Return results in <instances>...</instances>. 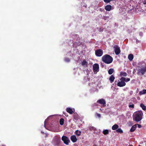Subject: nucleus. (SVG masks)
<instances>
[{
    "mask_svg": "<svg viewBox=\"0 0 146 146\" xmlns=\"http://www.w3.org/2000/svg\"><path fill=\"white\" fill-rule=\"evenodd\" d=\"M121 80H123L124 82H127L130 80L129 78H126L125 77H122L121 78Z\"/></svg>",
    "mask_w": 146,
    "mask_h": 146,
    "instance_id": "17",
    "label": "nucleus"
},
{
    "mask_svg": "<svg viewBox=\"0 0 146 146\" xmlns=\"http://www.w3.org/2000/svg\"><path fill=\"white\" fill-rule=\"evenodd\" d=\"M143 113L141 111H138L135 112L133 114L134 119H142Z\"/></svg>",
    "mask_w": 146,
    "mask_h": 146,
    "instance_id": "4",
    "label": "nucleus"
},
{
    "mask_svg": "<svg viewBox=\"0 0 146 146\" xmlns=\"http://www.w3.org/2000/svg\"><path fill=\"white\" fill-rule=\"evenodd\" d=\"M64 119H60L59 122L60 124L61 125H62L64 124Z\"/></svg>",
    "mask_w": 146,
    "mask_h": 146,
    "instance_id": "30",
    "label": "nucleus"
},
{
    "mask_svg": "<svg viewBox=\"0 0 146 146\" xmlns=\"http://www.w3.org/2000/svg\"><path fill=\"white\" fill-rule=\"evenodd\" d=\"M115 78V77L113 75H112L110 76L109 78V80L111 83H112L113 82Z\"/></svg>",
    "mask_w": 146,
    "mask_h": 146,
    "instance_id": "16",
    "label": "nucleus"
},
{
    "mask_svg": "<svg viewBox=\"0 0 146 146\" xmlns=\"http://www.w3.org/2000/svg\"><path fill=\"white\" fill-rule=\"evenodd\" d=\"M88 64V62L85 60H84L82 62L81 64L82 66L86 65Z\"/></svg>",
    "mask_w": 146,
    "mask_h": 146,
    "instance_id": "25",
    "label": "nucleus"
},
{
    "mask_svg": "<svg viewBox=\"0 0 146 146\" xmlns=\"http://www.w3.org/2000/svg\"><path fill=\"white\" fill-rule=\"evenodd\" d=\"M116 131L119 133H123V130L121 128H118L116 130Z\"/></svg>",
    "mask_w": 146,
    "mask_h": 146,
    "instance_id": "29",
    "label": "nucleus"
},
{
    "mask_svg": "<svg viewBox=\"0 0 146 146\" xmlns=\"http://www.w3.org/2000/svg\"><path fill=\"white\" fill-rule=\"evenodd\" d=\"M146 93V90H143L142 91L139 92V94H145Z\"/></svg>",
    "mask_w": 146,
    "mask_h": 146,
    "instance_id": "28",
    "label": "nucleus"
},
{
    "mask_svg": "<svg viewBox=\"0 0 146 146\" xmlns=\"http://www.w3.org/2000/svg\"><path fill=\"white\" fill-rule=\"evenodd\" d=\"M103 133L104 135H106L109 133V131L108 129H105L103 131Z\"/></svg>",
    "mask_w": 146,
    "mask_h": 146,
    "instance_id": "27",
    "label": "nucleus"
},
{
    "mask_svg": "<svg viewBox=\"0 0 146 146\" xmlns=\"http://www.w3.org/2000/svg\"><path fill=\"white\" fill-rule=\"evenodd\" d=\"M62 140L63 141L64 143L67 145H69L70 141L68 137L65 136H63L62 137Z\"/></svg>",
    "mask_w": 146,
    "mask_h": 146,
    "instance_id": "5",
    "label": "nucleus"
},
{
    "mask_svg": "<svg viewBox=\"0 0 146 146\" xmlns=\"http://www.w3.org/2000/svg\"><path fill=\"white\" fill-rule=\"evenodd\" d=\"M137 128V124H135L133 125L131 127L130 131L131 132H133Z\"/></svg>",
    "mask_w": 146,
    "mask_h": 146,
    "instance_id": "15",
    "label": "nucleus"
},
{
    "mask_svg": "<svg viewBox=\"0 0 146 146\" xmlns=\"http://www.w3.org/2000/svg\"><path fill=\"white\" fill-rule=\"evenodd\" d=\"M41 132L42 133H44V132H43V131H42Z\"/></svg>",
    "mask_w": 146,
    "mask_h": 146,
    "instance_id": "39",
    "label": "nucleus"
},
{
    "mask_svg": "<svg viewBox=\"0 0 146 146\" xmlns=\"http://www.w3.org/2000/svg\"><path fill=\"white\" fill-rule=\"evenodd\" d=\"M127 73L125 72H120V75L124 76H127Z\"/></svg>",
    "mask_w": 146,
    "mask_h": 146,
    "instance_id": "22",
    "label": "nucleus"
},
{
    "mask_svg": "<svg viewBox=\"0 0 146 146\" xmlns=\"http://www.w3.org/2000/svg\"><path fill=\"white\" fill-rule=\"evenodd\" d=\"M66 111L67 112L69 113L70 114H72L75 111V110L70 108H66Z\"/></svg>",
    "mask_w": 146,
    "mask_h": 146,
    "instance_id": "12",
    "label": "nucleus"
},
{
    "mask_svg": "<svg viewBox=\"0 0 146 146\" xmlns=\"http://www.w3.org/2000/svg\"><path fill=\"white\" fill-rule=\"evenodd\" d=\"M60 138L57 136H55L53 139L52 143L54 145L58 146L60 144Z\"/></svg>",
    "mask_w": 146,
    "mask_h": 146,
    "instance_id": "3",
    "label": "nucleus"
},
{
    "mask_svg": "<svg viewBox=\"0 0 146 146\" xmlns=\"http://www.w3.org/2000/svg\"><path fill=\"white\" fill-rule=\"evenodd\" d=\"M140 106L143 110H146V106L143 104H141L140 105Z\"/></svg>",
    "mask_w": 146,
    "mask_h": 146,
    "instance_id": "24",
    "label": "nucleus"
},
{
    "mask_svg": "<svg viewBox=\"0 0 146 146\" xmlns=\"http://www.w3.org/2000/svg\"><path fill=\"white\" fill-rule=\"evenodd\" d=\"M74 119H78L79 116L77 113L76 112H74L73 115Z\"/></svg>",
    "mask_w": 146,
    "mask_h": 146,
    "instance_id": "18",
    "label": "nucleus"
},
{
    "mask_svg": "<svg viewBox=\"0 0 146 146\" xmlns=\"http://www.w3.org/2000/svg\"><path fill=\"white\" fill-rule=\"evenodd\" d=\"M97 102L100 104L103 105V106H105L106 104V102L104 99H100L98 100Z\"/></svg>",
    "mask_w": 146,
    "mask_h": 146,
    "instance_id": "11",
    "label": "nucleus"
},
{
    "mask_svg": "<svg viewBox=\"0 0 146 146\" xmlns=\"http://www.w3.org/2000/svg\"><path fill=\"white\" fill-rule=\"evenodd\" d=\"M131 101H135V102L134 104L136 103V99L135 98H132V99H131Z\"/></svg>",
    "mask_w": 146,
    "mask_h": 146,
    "instance_id": "33",
    "label": "nucleus"
},
{
    "mask_svg": "<svg viewBox=\"0 0 146 146\" xmlns=\"http://www.w3.org/2000/svg\"><path fill=\"white\" fill-rule=\"evenodd\" d=\"M70 139L73 143L76 142L77 140L76 137L75 135H72L70 137Z\"/></svg>",
    "mask_w": 146,
    "mask_h": 146,
    "instance_id": "13",
    "label": "nucleus"
},
{
    "mask_svg": "<svg viewBox=\"0 0 146 146\" xmlns=\"http://www.w3.org/2000/svg\"><path fill=\"white\" fill-rule=\"evenodd\" d=\"M121 78H120V81L118 82L117 83V86L120 87H122L125 86L126 85V83L121 80Z\"/></svg>",
    "mask_w": 146,
    "mask_h": 146,
    "instance_id": "9",
    "label": "nucleus"
},
{
    "mask_svg": "<svg viewBox=\"0 0 146 146\" xmlns=\"http://www.w3.org/2000/svg\"><path fill=\"white\" fill-rule=\"evenodd\" d=\"M111 9V6L110 5H107L105 7V9L107 11H110Z\"/></svg>",
    "mask_w": 146,
    "mask_h": 146,
    "instance_id": "14",
    "label": "nucleus"
},
{
    "mask_svg": "<svg viewBox=\"0 0 146 146\" xmlns=\"http://www.w3.org/2000/svg\"><path fill=\"white\" fill-rule=\"evenodd\" d=\"M136 124L138 125V127L139 128H141V125L138 124Z\"/></svg>",
    "mask_w": 146,
    "mask_h": 146,
    "instance_id": "35",
    "label": "nucleus"
},
{
    "mask_svg": "<svg viewBox=\"0 0 146 146\" xmlns=\"http://www.w3.org/2000/svg\"><path fill=\"white\" fill-rule=\"evenodd\" d=\"M114 70L113 68L110 69L108 71V73L109 74H111L114 72Z\"/></svg>",
    "mask_w": 146,
    "mask_h": 146,
    "instance_id": "21",
    "label": "nucleus"
},
{
    "mask_svg": "<svg viewBox=\"0 0 146 146\" xmlns=\"http://www.w3.org/2000/svg\"><path fill=\"white\" fill-rule=\"evenodd\" d=\"M61 116L60 115H52L49 116L48 117L47 119H49L50 118H52V119H59L60 118V119H63L62 118Z\"/></svg>",
    "mask_w": 146,
    "mask_h": 146,
    "instance_id": "10",
    "label": "nucleus"
},
{
    "mask_svg": "<svg viewBox=\"0 0 146 146\" xmlns=\"http://www.w3.org/2000/svg\"><path fill=\"white\" fill-rule=\"evenodd\" d=\"M134 104H133L131 102L129 103V108H134Z\"/></svg>",
    "mask_w": 146,
    "mask_h": 146,
    "instance_id": "26",
    "label": "nucleus"
},
{
    "mask_svg": "<svg viewBox=\"0 0 146 146\" xmlns=\"http://www.w3.org/2000/svg\"><path fill=\"white\" fill-rule=\"evenodd\" d=\"M64 60L66 62H69L70 61V60L69 58H66L64 59Z\"/></svg>",
    "mask_w": 146,
    "mask_h": 146,
    "instance_id": "32",
    "label": "nucleus"
},
{
    "mask_svg": "<svg viewBox=\"0 0 146 146\" xmlns=\"http://www.w3.org/2000/svg\"><path fill=\"white\" fill-rule=\"evenodd\" d=\"M102 60L107 64H109L112 62L113 58L110 55L105 54L102 57Z\"/></svg>",
    "mask_w": 146,
    "mask_h": 146,
    "instance_id": "1",
    "label": "nucleus"
},
{
    "mask_svg": "<svg viewBox=\"0 0 146 146\" xmlns=\"http://www.w3.org/2000/svg\"><path fill=\"white\" fill-rule=\"evenodd\" d=\"M109 16H103V19L104 20H106L107 19H109Z\"/></svg>",
    "mask_w": 146,
    "mask_h": 146,
    "instance_id": "31",
    "label": "nucleus"
},
{
    "mask_svg": "<svg viewBox=\"0 0 146 146\" xmlns=\"http://www.w3.org/2000/svg\"><path fill=\"white\" fill-rule=\"evenodd\" d=\"M141 119H133L134 120L136 121V122L139 121Z\"/></svg>",
    "mask_w": 146,
    "mask_h": 146,
    "instance_id": "34",
    "label": "nucleus"
},
{
    "mask_svg": "<svg viewBox=\"0 0 146 146\" xmlns=\"http://www.w3.org/2000/svg\"><path fill=\"white\" fill-rule=\"evenodd\" d=\"M118 127L119 126L115 124L112 126V129L113 130H115L117 129Z\"/></svg>",
    "mask_w": 146,
    "mask_h": 146,
    "instance_id": "19",
    "label": "nucleus"
},
{
    "mask_svg": "<svg viewBox=\"0 0 146 146\" xmlns=\"http://www.w3.org/2000/svg\"><path fill=\"white\" fill-rule=\"evenodd\" d=\"M128 58L129 59L130 61L132 60L133 58V55L132 54H129L128 55Z\"/></svg>",
    "mask_w": 146,
    "mask_h": 146,
    "instance_id": "20",
    "label": "nucleus"
},
{
    "mask_svg": "<svg viewBox=\"0 0 146 146\" xmlns=\"http://www.w3.org/2000/svg\"><path fill=\"white\" fill-rule=\"evenodd\" d=\"M93 71L94 72H97L99 71V65L98 64H94L93 66Z\"/></svg>",
    "mask_w": 146,
    "mask_h": 146,
    "instance_id": "8",
    "label": "nucleus"
},
{
    "mask_svg": "<svg viewBox=\"0 0 146 146\" xmlns=\"http://www.w3.org/2000/svg\"><path fill=\"white\" fill-rule=\"evenodd\" d=\"M129 146H133L132 145H129Z\"/></svg>",
    "mask_w": 146,
    "mask_h": 146,
    "instance_id": "40",
    "label": "nucleus"
},
{
    "mask_svg": "<svg viewBox=\"0 0 146 146\" xmlns=\"http://www.w3.org/2000/svg\"><path fill=\"white\" fill-rule=\"evenodd\" d=\"M146 72V67H140L137 70V74L138 76H141L144 75Z\"/></svg>",
    "mask_w": 146,
    "mask_h": 146,
    "instance_id": "2",
    "label": "nucleus"
},
{
    "mask_svg": "<svg viewBox=\"0 0 146 146\" xmlns=\"http://www.w3.org/2000/svg\"><path fill=\"white\" fill-rule=\"evenodd\" d=\"M97 115L98 116V117L99 118L100 117H101V115L99 113H97Z\"/></svg>",
    "mask_w": 146,
    "mask_h": 146,
    "instance_id": "37",
    "label": "nucleus"
},
{
    "mask_svg": "<svg viewBox=\"0 0 146 146\" xmlns=\"http://www.w3.org/2000/svg\"><path fill=\"white\" fill-rule=\"evenodd\" d=\"M81 133V132L80 131H79L78 130H77L75 131V133L76 135L78 136H80Z\"/></svg>",
    "mask_w": 146,
    "mask_h": 146,
    "instance_id": "23",
    "label": "nucleus"
},
{
    "mask_svg": "<svg viewBox=\"0 0 146 146\" xmlns=\"http://www.w3.org/2000/svg\"><path fill=\"white\" fill-rule=\"evenodd\" d=\"M115 53L116 55L119 54L121 52L119 47L117 45H115L114 47Z\"/></svg>",
    "mask_w": 146,
    "mask_h": 146,
    "instance_id": "7",
    "label": "nucleus"
},
{
    "mask_svg": "<svg viewBox=\"0 0 146 146\" xmlns=\"http://www.w3.org/2000/svg\"><path fill=\"white\" fill-rule=\"evenodd\" d=\"M103 51L101 49L97 50L95 52L96 56L98 57L102 56L103 54Z\"/></svg>",
    "mask_w": 146,
    "mask_h": 146,
    "instance_id": "6",
    "label": "nucleus"
},
{
    "mask_svg": "<svg viewBox=\"0 0 146 146\" xmlns=\"http://www.w3.org/2000/svg\"><path fill=\"white\" fill-rule=\"evenodd\" d=\"M143 4L144 5H146V0L144 1V2H143Z\"/></svg>",
    "mask_w": 146,
    "mask_h": 146,
    "instance_id": "38",
    "label": "nucleus"
},
{
    "mask_svg": "<svg viewBox=\"0 0 146 146\" xmlns=\"http://www.w3.org/2000/svg\"><path fill=\"white\" fill-rule=\"evenodd\" d=\"M94 127H90V128H89V129L91 130H93L94 129Z\"/></svg>",
    "mask_w": 146,
    "mask_h": 146,
    "instance_id": "36",
    "label": "nucleus"
}]
</instances>
